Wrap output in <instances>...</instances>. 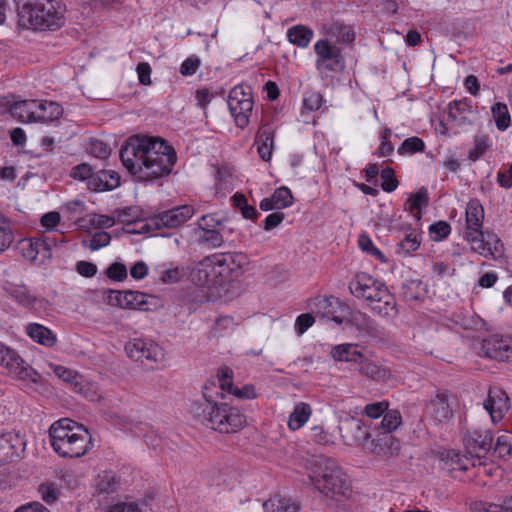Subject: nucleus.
I'll return each mask as SVG.
<instances>
[{
	"instance_id": "09e8293b",
	"label": "nucleus",
	"mask_w": 512,
	"mask_h": 512,
	"mask_svg": "<svg viewBox=\"0 0 512 512\" xmlns=\"http://www.w3.org/2000/svg\"><path fill=\"white\" fill-rule=\"evenodd\" d=\"M339 304H340V302H339L338 298L331 296V297H324V298L320 299L317 303V307L319 309V312L321 311L324 316H326L328 318L331 317V319L334 322H336L338 324H342L343 319L334 315V312H335L334 308H335V306H337Z\"/></svg>"
},
{
	"instance_id": "393cba45",
	"label": "nucleus",
	"mask_w": 512,
	"mask_h": 512,
	"mask_svg": "<svg viewBox=\"0 0 512 512\" xmlns=\"http://www.w3.org/2000/svg\"><path fill=\"white\" fill-rule=\"evenodd\" d=\"M25 330L26 334L39 345L50 348L57 342L56 334L42 324L30 323L26 326Z\"/></svg>"
},
{
	"instance_id": "6e6d98bb",
	"label": "nucleus",
	"mask_w": 512,
	"mask_h": 512,
	"mask_svg": "<svg viewBox=\"0 0 512 512\" xmlns=\"http://www.w3.org/2000/svg\"><path fill=\"white\" fill-rule=\"evenodd\" d=\"M14 241V234L9 220L0 219V252L7 250Z\"/></svg>"
},
{
	"instance_id": "5fc2aeb1",
	"label": "nucleus",
	"mask_w": 512,
	"mask_h": 512,
	"mask_svg": "<svg viewBox=\"0 0 512 512\" xmlns=\"http://www.w3.org/2000/svg\"><path fill=\"white\" fill-rule=\"evenodd\" d=\"M351 321L359 330L365 331L369 335H376V325L366 314L361 312L354 313Z\"/></svg>"
},
{
	"instance_id": "8fccbe9b",
	"label": "nucleus",
	"mask_w": 512,
	"mask_h": 512,
	"mask_svg": "<svg viewBox=\"0 0 512 512\" xmlns=\"http://www.w3.org/2000/svg\"><path fill=\"white\" fill-rule=\"evenodd\" d=\"M425 149L424 141L416 136L405 139L397 152L399 155L415 154L417 152H423Z\"/></svg>"
},
{
	"instance_id": "a878e982",
	"label": "nucleus",
	"mask_w": 512,
	"mask_h": 512,
	"mask_svg": "<svg viewBox=\"0 0 512 512\" xmlns=\"http://www.w3.org/2000/svg\"><path fill=\"white\" fill-rule=\"evenodd\" d=\"M38 100H20L17 99L16 105L12 109V117L23 123L38 122L36 118Z\"/></svg>"
},
{
	"instance_id": "864d4df0",
	"label": "nucleus",
	"mask_w": 512,
	"mask_h": 512,
	"mask_svg": "<svg viewBox=\"0 0 512 512\" xmlns=\"http://www.w3.org/2000/svg\"><path fill=\"white\" fill-rule=\"evenodd\" d=\"M272 200L278 205V210L287 208L293 204V195L291 190L286 186L277 188L271 195Z\"/></svg>"
},
{
	"instance_id": "58836bf2",
	"label": "nucleus",
	"mask_w": 512,
	"mask_h": 512,
	"mask_svg": "<svg viewBox=\"0 0 512 512\" xmlns=\"http://www.w3.org/2000/svg\"><path fill=\"white\" fill-rule=\"evenodd\" d=\"M473 512H512V495L505 497L501 504L476 501L472 505Z\"/></svg>"
},
{
	"instance_id": "79ce46f5",
	"label": "nucleus",
	"mask_w": 512,
	"mask_h": 512,
	"mask_svg": "<svg viewBox=\"0 0 512 512\" xmlns=\"http://www.w3.org/2000/svg\"><path fill=\"white\" fill-rule=\"evenodd\" d=\"M379 427H376V431L391 433L395 431L402 422V416L396 409L386 410Z\"/></svg>"
},
{
	"instance_id": "e433bc0d",
	"label": "nucleus",
	"mask_w": 512,
	"mask_h": 512,
	"mask_svg": "<svg viewBox=\"0 0 512 512\" xmlns=\"http://www.w3.org/2000/svg\"><path fill=\"white\" fill-rule=\"evenodd\" d=\"M491 113L499 131L504 132L511 126V116L505 103L496 102L491 107Z\"/></svg>"
},
{
	"instance_id": "f3484780",
	"label": "nucleus",
	"mask_w": 512,
	"mask_h": 512,
	"mask_svg": "<svg viewBox=\"0 0 512 512\" xmlns=\"http://www.w3.org/2000/svg\"><path fill=\"white\" fill-rule=\"evenodd\" d=\"M484 408L490 414L491 420L496 423L503 419L509 409V397L500 387H491Z\"/></svg>"
},
{
	"instance_id": "338daca9",
	"label": "nucleus",
	"mask_w": 512,
	"mask_h": 512,
	"mask_svg": "<svg viewBox=\"0 0 512 512\" xmlns=\"http://www.w3.org/2000/svg\"><path fill=\"white\" fill-rule=\"evenodd\" d=\"M39 492L41 494L42 499L47 504H52L56 502L59 498V492L56 489L54 483H42L39 486Z\"/></svg>"
},
{
	"instance_id": "cd10ccee",
	"label": "nucleus",
	"mask_w": 512,
	"mask_h": 512,
	"mask_svg": "<svg viewBox=\"0 0 512 512\" xmlns=\"http://www.w3.org/2000/svg\"><path fill=\"white\" fill-rule=\"evenodd\" d=\"M5 290L16 303L25 308H34L38 300L25 285L9 283Z\"/></svg>"
},
{
	"instance_id": "0e129e2a",
	"label": "nucleus",
	"mask_w": 512,
	"mask_h": 512,
	"mask_svg": "<svg viewBox=\"0 0 512 512\" xmlns=\"http://www.w3.org/2000/svg\"><path fill=\"white\" fill-rule=\"evenodd\" d=\"M103 296L106 304L124 309L125 300L123 296H125V291L107 289L104 291Z\"/></svg>"
},
{
	"instance_id": "2eb2a0df",
	"label": "nucleus",
	"mask_w": 512,
	"mask_h": 512,
	"mask_svg": "<svg viewBox=\"0 0 512 512\" xmlns=\"http://www.w3.org/2000/svg\"><path fill=\"white\" fill-rule=\"evenodd\" d=\"M511 342L512 339L510 338L494 334L483 339L481 343V350L489 359L496 361H510L512 357Z\"/></svg>"
},
{
	"instance_id": "412c9836",
	"label": "nucleus",
	"mask_w": 512,
	"mask_h": 512,
	"mask_svg": "<svg viewBox=\"0 0 512 512\" xmlns=\"http://www.w3.org/2000/svg\"><path fill=\"white\" fill-rule=\"evenodd\" d=\"M275 128L272 124L266 123L260 126L256 134L255 143L257 152L263 161H270L274 148Z\"/></svg>"
},
{
	"instance_id": "f704fd0d",
	"label": "nucleus",
	"mask_w": 512,
	"mask_h": 512,
	"mask_svg": "<svg viewBox=\"0 0 512 512\" xmlns=\"http://www.w3.org/2000/svg\"><path fill=\"white\" fill-rule=\"evenodd\" d=\"M209 382H213L215 386L220 390L221 394H224V391L228 393L233 389V371L228 366H223L218 369L216 378H210L206 380L203 386H206Z\"/></svg>"
},
{
	"instance_id": "9b49d317",
	"label": "nucleus",
	"mask_w": 512,
	"mask_h": 512,
	"mask_svg": "<svg viewBox=\"0 0 512 512\" xmlns=\"http://www.w3.org/2000/svg\"><path fill=\"white\" fill-rule=\"evenodd\" d=\"M465 452L472 460V466L485 464L486 456L492 449L493 434L490 430L475 429L467 434L464 439Z\"/></svg>"
},
{
	"instance_id": "f03ea898",
	"label": "nucleus",
	"mask_w": 512,
	"mask_h": 512,
	"mask_svg": "<svg viewBox=\"0 0 512 512\" xmlns=\"http://www.w3.org/2000/svg\"><path fill=\"white\" fill-rule=\"evenodd\" d=\"M225 396L213 382L202 386V397L192 402L194 419L219 433H236L246 425V416L237 406L224 402Z\"/></svg>"
},
{
	"instance_id": "7c9ffc66",
	"label": "nucleus",
	"mask_w": 512,
	"mask_h": 512,
	"mask_svg": "<svg viewBox=\"0 0 512 512\" xmlns=\"http://www.w3.org/2000/svg\"><path fill=\"white\" fill-rule=\"evenodd\" d=\"M448 117L453 121L459 120L460 124H465L467 122L466 114H470L473 112L472 101L470 99L464 98L462 100H454L448 104ZM471 124L470 121H468Z\"/></svg>"
},
{
	"instance_id": "ddd939ff",
	"label": "nucleus",
	"mask_w": 512,
	"mask_h": 512,
	"mask_svg": "<svg viewBox=\"0 0 512 512\" xmlns=\"http://www.w3.org/2000/svg\"><path fill=\"white\" fill-rule=\"evenodd\" d=\"M341 437L348 445L368 447L369 439L373 437V433L369 432L362 420L358 418L345 419L339 427Z\"/></svg>"
},
{
	"instance_id": "39448f33",
	"label": "nucleus",
	"mask_w": 512,
	"mask_h": 512,
	"mask_svg": "<svg viewBox=\"0 0 512 512\" xmlns=\"http://www.w3.org/2000/svg\"><path fill=\"white\" fill-rule=\"evenodd\" d=\"M309 477L315 488L327 497L347 496L350 491L345 473L331 458H317Z\"/></svg>"
},
{
	"instance_id": "2f4dec72",
	"label": "nucleus",
	"mask_w": 512,
	"mask_h": 512,
	"mask_svg": "<svg viewBox=\"0 0 512 512\" xmlns=\"http://www.w3.org/2000/svg\"><path fill=\"white\" fill-rule=\"evenodd\" d=\"M63 114V108L60 104L53 101H38L36 118L38 122L53 121Z\"/></svg>"
},
{
	"instance_id": "37998d69",
	"label": "nucleus",
	"mask_w": 512,
	"mask_h": 512,
	"mask_svg": "<svg viewBox=\"0 0 512 512\" xmlns=\"http://www.w3.org/2000/svg\"><path fill=\"white\" fill-rule=\"evenodd\" d=\"M491 147V141L488 135H476L473 141V148L468 152V159L472 162L481 158Z\"/></svg>"
},
{
	"instance_id": "4468645a",
	"label": "nucleus",
	"mask_w": 512,
	"mask_h": 512,
	"mask_svg": "<svg viewBox=\"0 0 512 512\" xmlns=\"http://www.w3.org/2000/svg\"><path fill=\"white\" fill-rule=\"evenodd\" d=\"M383 283L374 279L365 272L357 273L349 283V290L356 298H363L366 301H372L378 291L383 287Z\"/></svg>"
},
{
	"instance_id": "a19ab883",
	"label": "nucleus",
	"mask_w": 512,
	"mask_h": 512,
	"mask_svg": "<svg viewBox=\"0 0 512 512\" xmlns=\"http://www.w3.org/2000/svg\"><path fill=\"white\" fill-rule=\"evenodd\" d=\"M420 246V239L417 233L411 232L407 234L397 245L395 252L401 257H407L416 251Z\"/></svg>"
},
{
	"instance_id": "de8ad7c7",
	"label": "nucleus",
	"mask_w": 512,
	"mask_h": 512,
	"mask_svg": "<svg viewBox=\"0 0 512 512\" xmlns=\"http://www.w3.org/2000/svg\"><path fill=\"white\" fill-rule=\"evenodd\" d=\"M145 297L146 294L139 291H125V296H123L125 300L124 309H138L143 311L149 310Z\"/></svg>"
},
{
	"instance_id": "aec40b11",
	"label": "nucleus",
	"mask_w": 512,
	"mask_h": 512,
	"mask_svg": "<svg viewBox=\"0 0 512 512\" xmlns=\"http://www.w3.org/2000/svg\"><path fill=\"white\" fill-rule=\"evenodd\" d=\"M425 412L436 424L449 420L453 412L448 402V395L444 392L437 393L426 406Z\"/></svg>"
},
{
	"instance_id": "20e7f679",
	"label": "nucleus",
	"mask_w": 512,
	"mask_h": 512,
	"mask_svg": "<svg viewBox=\"0 0 512 512\" xmlns=\"http://www.w3.org/2000/svg\"><path fill=\"white\" fill-rule=\"evenodd\" d=\"M65 7L60 0H18L19 25L33 30H57L64 24Z\"/></svg>"
},
{
	"instance_id": "9d476101",
	"label": "nucleus",
	"mask_w": 512,
	"mask_h": 512,
	"mask_svg": "<svg viewBox=\"0 0 512 512\" xmlns=\"http://www.w3.org/2000/svg\"><path fill=\"white\" fill-rule=\"evenodd\" d=\"M483 219L484 208L478 199H471L466 208V237L471 243L472 250L483 253Z\"/></svg>"
},
{
	"instance_id": "1a4fd4ad",
	"label": "nucleus",
	"mask_w": 512,
	"mask_h": 512,
	"mask_svg": "<svg viewBox=\"0 0 512 512\" xmlns=\"http://www.w3.org/2000/svg\"><path fill=\"white\" fill-rule=\"evenodd\" d=\"M125 351L130 359L139 361L153 370L164 359L163 349L151 340L134 339L125 345Z\"/></svg>"
},
{
	"instance_id": "e2e57ef3",
	"label": "nucleus",
	"mask_w": 512,
	"mask_h": 512,
	"mask_svg": "<svg viewBox=\"0 0 512 512\" xmlns=\"http://www.w3.org/2000/svg\"><path fill=\"white\" fill-rule=\"evenodd\" d=\"M160 267H157L156 270L159 274V279L164 284H174L177 283L182 276L181 270L179 267L166 268L163 270H159Z\"/></svg>"
},
{
	"instance_id": "c756f323",
	"label": "nucleus",
	"mask_w": 512,
	"mask_h": 512,
	"mask_svg": "<svg viewBox=\"0 0 512 512\" xmlns=\"http://www.w3.org/2000/svg\"><path fill=\"white\" fill-rule=\"evenodd\" d=\"M263 508L265 512H298L300 505L291 498L275 495L263 503Z\"/></svg>"
},
{
	"instance_id": "bb28decb",
	"label": "nucleus",
	"mask_w": 512,
	"mask_h": 512,
	"mask_svg": "<svg viewBox=\"0 0 512 512\" xmlns=\"http://www.w3.org/2000/svg\"><path fill=\"white\" fill-rule=\"evenodd\" d=\"M331 356L335 361L351 362L358 365L364 354L358 350L357 344L345 343L334 346L331 350Z\"/></svg>"
},
{
	"instance_id": "774afa93",
	"label": "nucleus",
	"mask_w": 512,
	"mask_h": 512,
	"mask_svg": "<svg viewBox=\"0 0 512 512\" xmlns=\"http://www.w3.org/2000/svg\"><path fill=\"white\" fill-rule=\"evenodd\" d=\"M90 153L100 159H106L109 157L111 150L109 146L102 140H92L89 147Z\"/></svg>"
},
{
	"instance_id": "4be33fe9",
	"label": "nucleus",
	"mask_w": 512,
	"mask_h": 512,
	"mask_svg": "<svg viewBox=\"0 0 512 512\" xmlns=\"http://www.w3.org/2000/svg\"><path fill=\"white\" fill-rule=\"evenodd\" d=\"M469 458L466 452L461 456L460 453L455 450L444 451L440 454V468L449 474L456 471H467L469 468L468 464L472 465V460Z\"/></svg>"
},
{
	"instance_id": "473e14b6",
	"label": "nucleus",
	"mask_w": 512,
	"mask_h": 512,
	"mask_svg": "<svg viewBox=\"0 0 512 512\" xmlns=\"http://www.w3.org/2000/svg\"><path fill=\"white\" fill-rule=\"evenodd\" d=\"M312 414L311 406L305 402H299L295 405L288 419V427L296 431L303 427Z\"/></svg>"
},
{
	"instance_id": "a18cd8bd",
	"label": "nucleus",
	"mask_w": 512,
	"mask_h": 512,
	"mask_svg": "<svg viewBox=\"0 0 512 512\" xmlns=\"http://www.w3.org/2000/svg\"><path fill=\"white\" fill-rule=\"evenodd\" d=\"M232 203L235 208L240 210L243 218L245 219L255 220L259 216L256 208L248 204L247 198L242 193H235L232 196Z\"/></svg>"
},
{
	"instance_id": "b1692460",
	"label": "nucleus",
	"mask_w": 512,
	"mask_h": 512,
	"mask_svg": "<svg viewBox=\"0 0 512 512\" xmlns=\"http://www.w3.org/2000/svg\"><path fill=\"white\" fill-rule=\"evenodd\" d=\"M357 371L362 376L377 382H384L391 376V371L387 367L379 365L365 356L358 364Z\"/></svg>"
},
{
	"instance_id": "f257e3e1",
	"label": "nucleus",
	"mask_w": 512,
	"mask_h": 512,
	"mask_svg": "<svg viewBox=\"0 0 512 512\" xmlns=\"http://www.w3.org/2000/svg\"><path fill=\"white\" fill-rule=\"evenodd\" d=\"M126 170L140 182L168 176L177 161L175 149L163 139L134 135L120 149Z\"/></svg>"
},
{
	"instance_id": "423d86ee",
	"label": "nucleus",
	"mask_w": 512,
	"mask_h": 512,
	"mask_svg": "<svg viewBox=\"0 0 512 512\" xmlns=\"http://www.w3.org/2000/svg\"><path fill=\"white\" fill-rule=\"evenodd\" d=\"M241 260H243V256L239 253H217L206 257L201 262L202 268L198 270L199 277L201 279L203 275L205 285L215 282L210 279V276L226 280L241 268Z\"/></svg>"
},
{
	"instance_id": "052dcab7",
	"label": "nucleus",
	"mask_w": 512,
	"mask_h": 512,
	"mask_svg": "<svg viewBox=\"0 0 512 512\" xmlns=\"http://www.w3.org/2000/svg\"><path fill=\"white\" fill-rule=\"evenodd\" d=\"M323 104V96L320 92L307 91L304 94L303 108L308 111H316Z\"/></svg>"
},
{
	"instance_id": "c85d7f7f",
	"label": "nucleus",
	"mask_w": 512,
	"mask_h": 512,
	"mask_svg": "<svg viewBox=\"0 0 512 512\" xmlns=\"http://www.w3.org/2000/svg\"><path fill=\"white\" fill-rule=\"evenodd\" d=\"M427 293V286L420 279H407L402 283L401 296L404 301H420Z\"/></svg>"
},
{
	"instance_id": "13d9d810",
	"label": "nucleus",
	"mask_w": 512,
	"mask_h": 512,
	"mask_svg": "<svg viewBox=\"0 0 512 512\" xmlns=\"http://www.w3.org/2000/svg\"><path fill=\"white\" fill-rule=\"evenodd\" d=\"M383 182L381 183V188L383 191L387 193H391L397 189L399 182L395 177V172L392 168L386 167L380 173Z\"/></svg>"
},
{
	"instance_id": "49530a36",
	"label": "nucleus",
	"mask_w": 512,
	"mask_h": 512,
	"mask_svg": "<svg viewBox=\"0 0 512 512\" xmlns=\"http://www.w3.org/2000/svg\"><path fill=\"white\" fill-rule=\"evenodd\" d=\"M199 235L198 241L202 245H206L211 248L220 247L224 240L222 233L226 230L219 229H203Z\"/></svg>"
},
{
	"instance_id": "a211bd4d",
	"label": "nucleus",
	"mask_w": 512,
	"mask_h": 512,
	"mask_svg": "<svg viewBox=\"0 0 512 512\" xmlns=\"http://www.w3.org/2000/svg\"><path fill=\"white\" fill-rule=\"evenodd\" d=\"M369 306L373 312L384 318H395L398 315L395 296L385 285L378 291L377 296L369 301Z\"/></svg>"
},
{
	"instance_id": "c03bdc74",
	"label": "nucleus",
	"mask_w": 512,
	"mask_h": 512,
	"mask_svg": "<svg viewBox=\"0 0 512 512\" xmlns=\"http://www.w3.org/2000/svg\"><path fill=\"white\" fill-rule=\"evenodd\" d=\"M405 205L410 213H414L415 211L419 212L421 208L427 207L429 205L427 188L422 186L416 193L411 194Z\"/></svg>"
},
{
	"instance_id": "7ed1b4c3",
	"label": "nucleus",
	"mask_w": 512,
	"mask_h": 512,
	"mask_svg": "<svg viewBox=\"0 0 512 512\" xmlns=\"http://www.w3.org/2000/svg\"><path fill=\"white\" fill-rule=\"evenodd\" d=\"M49 440L53 450L62 458L82 457L93 446L89 431L68 418H62L50 426Z\"/></svg>"
},
{
	"instance_id": "680f3d73",
	"label": "nucleus",
	"mask_w": 512,
	"mask_h": 512,
	"mask_svg": "<svg viewBox=\"0 0 512 512\" xmlns=\"http://www.w3.org/2000/svg\"><path fill=\"white\" fill-rule=\"evenodd\" d=\"M110 280L122 282L127 278V268L123 263L114 262L105 271Z\"/></svg>"
},
{
	"instance_id": "bf43d9fd",
	"label": "nucleus",
	"mask_w": 512,
	"mask_h": 512,
	"mask_svg": "<svg viewBox=\"0 0 512 512\" xmlns=\"http://www.w3.org/2000/svg\"><path fill=\"white\" fill-rule=\"evenodd\" d=\"M60 240L58 241L56 239L55 233L44 235L42 238L39 239V244L42 247L43 250V258H51V249L53 246H57L59 243H63V235L60 234Z\"/></svg>"
},
{
	"instance_id": "69168bd1",
	"label": "nucleus",
	"mask_w": 512,
	"mask_h": 512,
	"mask_svg": "<svg viewBox=\"0 0 512 512\" xmlns=\"http://www.w3.org/2000/svg\"><path fill=\"white\" fill-rule=\"evenodd\" d=\"M70 176L73 179L84 181H90L93 178L94 173L92 167L88 163H81L72 168Z\"/></svg>"
},
{
	"instance_id": "ea45409f",
	"label": "nucleus",
	"mask_w": 512,
	"mask_h": 512,
	"mask_svg": "<svg viewBox=\"0 0 512 512\" xmlns=\"http://www.w3.org/2000/svg\"><path fill=\"white\" fill-rule=\"evenodd\" d=\"M228 218L224 215L220 216L218 213H211L203 215L198 220V227L200 230L203 229H219L228 230L230 233L233 232V228H227L226 223Z\"/></svg>"
},
{
	"instance_id": "3c124183",
	"label": "nucleus",
	"mask_w": 512,
	"mask_h": 512,
	"mask_svg": "<svg viewBox=\"0 0 512 512\" xmlns=\"http://www.w3.org/2000/svg\"><path fill=\"white\" fill-rule=\"evenodd\" d=\"M8 438L10 441V452L8 458H20L26 447L25 439L18 433L8 431Z\"/></svg>"
},
{
	"instance_id": "5701e85b",
	"label": "nucleus",
	"mask_w": 512,
	"mask_h": 512,
	"mask_svg": "<svg viewBox=\"0 0 512 512\" xmlns=\"http://www.w3.org/2000/svg\"><path fill=\"white\" fill-rule=\"evenodd\" d=\"M120 177L113 170H100L94 174L88 182V188L92 191H110L118 187Z\"/></svg>"
},
{
	"instance_id": "c9c22d12",
	"label": "nucleus",
	"mask_w": 512,
	"mask_h": 512,
	"mask_svg": "<svg viewBox=\"0 0 512 512\" xmlns=\"http://www.w3.org/2000/svg\"><path fill=\"white\" fill-rule=\"evenodd\" d=\"M329 35L340 44H352L356 38L353 28L340 22H334L330 26Z\"/></svg>"
},
{
	"instance_id": "6e6552de",
	"label": "nucleus",
	"mask_w": 512,
	"mask_h": 512,
	"mask_svg": "<svg viewBox=\"0 0 512 512\" xmlns=\"http://www.w3.org/2000/svg\"><path fill=\"white\" fill-rule=\"evenodd\" d=\"M227 104L236 126L241 129L247 127L254 106L251 87L242 84L234 86L229 92Z\"/></svg>"
},
{
	"instance_id": "f8f14e48",
	"label": "nucleus",
	"mask_w": 512,
	"mask_h": 512,
	"mask_svg": "<svg viewBox=\"0 0 512 512\" xmlns=\"http://www.w3.org/2000/svg\"><path fill=\"white\" fill-rule=\"evenodd\" d=\"M0 364L10 372L16 374L22 380H29L38 383L40 374L27 365L20 355L14 350L0 342Z\"/></svg>"
},
{
	"instance_id": "0eeeda50",
	"label": "nucleus",
	"mask_w": 512,
	"mask_h": 512,
	"mask_svg": "<svg viewBox=\"0 0 512 512\" xmlns=\"http://www.w3.org/2000/svg\"><path fill=\"white\" fill-rule=\"evenodd\" d=\"M315 68L320 74L342 73L346 68L345 57L340 47L328 39H320L314 44Z\"/></svg>"
},
{
	"instance_id": "4c0bfd02",
	"label": "nucleus",
	"mask_w": 512,
	"mask_h": 512,
	"mask_svg": "<svg viewBox=\"0 0 512 512\" xmlns=\"http://www.w3.org/2000/svg\"><path fill=\"white\" fill-rule=\"evenodd\" d=\"M38 244V238H24L18 242V249L26 260L34 262L39 254L43 255L42 247Z\"/></svg>"
},
{
	"instance_id": "72a5a7b5",
	"label": "nucleus",
	"mask_w": 512,
	"mask_h": 512,
	"mask_svg": "<svg viewBox=\"0 0 512 512\" xmlns=\"http://www.w3.org/2000/svg\"><path fill=\"white\" fill-rule=\"evenodd\" d=\"M314 32L304 25H296L288 29L287 38L290 43L306 48L312 40Z\"/></svg>"
},
{
	"instance_id": "4d7b16f0",
	"label": "nucleus",
	"mask_w": 512,
	"mask_h": 512,
	"mask_svg": "<svg viewBox=\"0 0 512 512\" xmlns=\"http://www.w3.org/2000/svg\"><path fill=\"white\" fill-rule=\"evenodd\" d=\"M493 452L500 458L512 456V435L506 433L499 436Z\"/></svg>"
},
{
	"instance_id": "6ab92c4d",
	"label": "nucleus",
	"mask_w": 512,
	"mask_h": 512,
	"mask_svg": "<svg viewBox=\"0 0 512 512\" xmlns=\"http://www.w3.org/2000/svg\"><path fill=\"white\" fill-rule=\"evenodd\" d=\"M367 449L375 455L393 456L400 450V441L391 433L378 431Z\"/></svg>"
},
{
	"instance_id": "dca6fc26",
	"label": "nucleus",
	"mask_w": 512,
	"mask_h": 512,
	"mask_svg": "<svg viewBox=\"0 0 512 512\" xmlns=\"http://www.w3.org/2000/svg\"><path fill=\"white\" fill-rule=\"evenodd\" d=\"M194 214V208L190 205H181L164 211L152 218V223L157 229L177 228L187 222Z\"/></svg>"
},
{
	"instance_id": "603ef678",
	"label": "nucleus",
	"mask_w": 512,
	"mask_h": 512,
	"mask_svg": "<svg viewBox=\"0 0 512 512\" xmlns=\"http://www.w3.org/2000/svg\"><path fill=\"white\" fill-rule=\"evenodd\" d=\"M481 239L483 240V248L485 251L483 253H479L480 255H483L486 258L490 256L494 257L497 253L500 252L499 247H502V244L497 235L493 233L485 234L483 232V238Z\"/></svg>"
}]
</instances>
